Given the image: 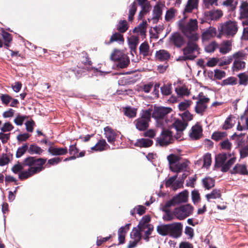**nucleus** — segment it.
<instances>
[{
	"instance_id": "5fc2aeb1",
	"label": "nucleus",
	"mask_w": 248,
	"mask_h": 248,
	"mask_svg": "<svg viewBox=\"0 0 248 248\" xmlns=\"http://www.w3.org/2000/svg\"><path fill=\"white\" fill-rule=\"evenodd\" d=\"M161 93L164 95H169L171 93V85L164 84L160 88Z\"/></svg>"
},
{
	"instance_id": "58836bf2",
	"label": "nucleus",
	"mask_w": 248,
	"mask_h": 248,
	"mask_svg": "<svg viewBox=\"0 0 248 248\" xmlns=\"http://www.w3.org/2000/svg\"><path fill=\"white\" fill-rule=\"evenodd\" d=\"M128 24L125 20H121L117 25V30L120 33H123L128 29Z\"/></svg>"
},
{
	"instance_id": "c756f323",
	"label": "nucleus",
	"mask_w": 248,
	"mask_h": 248,
	"mask_svg": "<svg viewBox=\"0 0 248 248\" xmlns=\"http://www.w3.org/2000/svg\"><path fill=\"white\" fill-rule=\"evenodd\" d=\"M217 33L215 28L210 27L202 33V38L203 40H209L214 37Z\"/></svg>"
},
{
	"instance_id": "6ab92c4d",
	"label": "nucleus",
	"mask_w": 248,
	"mask_h": 248,
	"mask_svg": "<svg viewBox=\"0 0 248 248\" xmlns=\"http://www.w3.org/2000/svg\"><path fill=\"white\" fill-rule=\"evenodd\" d=\"M155 56L158 61L164 62L167 61L170 59V54L166 50L160 49L156 52Z\"/></svg>"
},
{
	"instance_id": "bb28decb",
	"label": "nucleus",
	"mask_w": 248,
	"mask_h": 248,
	"mask_svg": "<svg viewBox=\"0 0 248 248\" xmlns=\"http://www.w3.org/2000/svg\"><path fill=\"white\" fill-rule=\"evenodd\" d=\"M227 158V155L225 153L219 154L216 155L215 167L216 168L221 167L225 163Z\"/></svg>"
},
{
	"instance_id": "ddd939ff",
	"label": "nucleus",
	"mask_w": 248,
	"mask_h": 248,
	"mask_svg": "<svg viewBox=\"0 0 248 248\" xmlns=\"http://www.w3.org/2000/svg\"><path fill=\"white\" fill-rule=\"evenodd\" d=\"M210 99L208 97L199 98L196 103L195 107V110L196 113L202 114L206 109L207 104L209 102Z\"/></svg>"
},
{
	"instance_id": "393cba45",
	"label": "nucleus",
	"mask_w": 248,
	"mask_h": 248,
	"mask_svg": "<svg viewBox=\"0 0 248 248\" xmlns=\"http://www.w3.org/2000/svg\"><path fill=\"white\" fill-rule=\"evenodd\" d=\"M199 0H188L185 6L184 12L185 13H191L194 9H196L198 6Z\"/></svg>"
},
{
	"instance_id": "423d86ee",
	"label": "nucleus",
	"mask_w": 248,
	"mask_h": 248,
	"mask_svg": "<svg viewBox=\"0 0 248 248\" xmlns=\"http://www.w3.org/2000/svg\"><path fill=\"white\" fill-rule=\"evenodd\" d=\"M193 211V207L187 204L176 208L173 210L174 215L177 219L183 220L192 214Z\"/></svg>"
},
{
	"instance_id": "b1692460",
	"label": "nucleus",
	"mask_w": 248,
	"mask_h": 248,
	"mask_svg": "<svg viewBox=\"0 0 248 248\" xmlns=\"http://www.w3.org/2000/svg\"><path fill=\"white\" fill-rule=\"evenodd\" d=\"M246 67V62L240 59L234 60L232 67L233 72H238L244 70Z\"/></svg>"
},
{
	"instance_id": "c9c22d12",
	"label": "nucleus",
	"mask_w": 248,
	"mask_h": 248,
	"mask_svg": "<svg viewBox=\"0 0 248 248\" xmlns=\"http://www.w3.org/2000/svg\"><path fill=\"white\" fill-rule=\"evenodd\" d=\"M126 56L122 51L115 49L113 52L111 54L110 59L114 62H118L123 57Z\"/></svg>"
},
{
	"instance_id": "6e6d98bb",
	"label": "nucleus",
	"mask_w": 248,
	"mask_h": 248,
	"mask_svg": "<svg viewBox=\"0 0 248 248\" xmlns=\"http://www.w3.org/2000/svg\"><path fill=\"white\" fill-rule=\"evenodd\" d=\"M176 10L173 8L168 10L165 15V19L167 21H170L175 16Z\"/></svg>"
},
{
	"instance_id": "052dcab7",
	"label": "nucleus",
	"mask_w": 248,
	"mask_h": 248,
	"mask_svg": "<svg viewBox=\"0 0 248 248\" xmlns=\"http://www.w3.org/2000/svg\"><path fill=\"white\" fill-rule=\"evenodd\" d=\"M214 77L216 79L220 80L226 77V72L219 69H215L214 70Z\"/></svg>"
},
{
	"instance_id": "e2e57ef3",
	"label": "nucleus",
	"mask_w": 248,
	"mask_h": 248,
	"mask_svg": "<svg viewBox=\"0 0 248 248\" xmlns=\"http://www.w3.org/2000/svg\"><path fill=\"white\" fill-rule=\"evenodd\" d=\"M0 98L2 103L6 106H8L12 99V97L7 94H2Z\"/></svg>"
},
{
	"instance_id": "4be33fe9",
	"label": "nucleus",
	"mask_w": 248,
	"mask_h": 248,
	"mask_svg": "<svg viewBox=\"0 0 248 248\" xmlns=\"http://www.w3.org/2000/svg\"><path fill=\"white\" fill-rule=\"evenodd\" d=\"M48 152L52 155H62L67 154L68 150L66 147L57 148L50 147L48 149Z\"/></svg>"
},
{
	"instance_id": "338daca9",
	"label": "nucleus",
	"mask_w": 248,
	"mask_h": 248,
	"mask_svg": "<svg viewBox=\"0 0 248 248\" xmlns=\"http://www.w3.org/2000/svg\"><path fill=\"white\" fill-rule=\"evenodd\" d=\"M191 197L194 203L198 202L200 200V195L198 190L194 189L191 192Z\"/></svg>"
},
{
	"instance_id": "f257e3e1",
	"label": "nucleus",
	"mask_w": 248,
	"mask_h": 248,
	"mask_svg": "<svg viewBox=\"0 0 248 248\" xmlns=\"http://www.w3.org/2000/svg\"><path fill=\"white\" fill-rule=\"evenodd\" d=\"M46 158H36L29 156L25 158L22 163L18 162L12 168V171L18 173V178L24 180L43 170Z\"/></svg>"
},
{
	"instance_id": "0e129e2a",
	"label": "nucleus",
	"mask_w": 248,
	"mask_h": 248,
	"mask_svg": "<svg viewBox=\"0 0 248 248\" xmlns=\"http://www.w3.org/2000/svg\"><path fill=\"white\" fill-rule=\"evenodd\" d=\"M232 120L231 115L229 116L225 121L224 123L222 126V129L224 130H227L231 129L233 127V124L231 123Z\"/></svg>"
},
{
	"instance_id": "c03bdc74",
	"label": "nucleus",
	"mask_w": 248,
	"mask_h": 248,
	"mask_svg": "<svg viewBox=\"0 0 248 248\" xmlns=\"http://www.w3.org/2000/svg\"><path fill=\"white\" fill-rule=\"evenodd\" d=\"M221 196V192L218 189H214L209 194L205 195V197L208 202L210 201V199H215L217 198H219Z\"/></svg>"
},
{
	"instance_id": "f03ea898",
	"label": "nucleus",
	"mask_w": 248,
	"mask_h": 248,
	"mask_svg": "<svg viewBox=\"0 0 248 248\" xmlns=\"http://www.w3.org/2000/svg\"><path fill=\"white\" fill-rule=\"evenodd\" d=\"M198 21L196 19H190L186 24L181 25L180 29L187 39L198 40L199 39L196 31L198 30Z\"/></svg>"
},
{
	"instance_id": "3c124183",
	"label": "nucleus",
	"mask_w": 248,
	"mask_h": 248,
	"mask_svg": "<svg viewBox=\"0 0 248 248\" xmlns=\"http://www.w3.org/2000/svg\"><path fill=\"white\" fill-rule=\"evenodd\" d=\"M142 232L143 231H140L139 228H134L131 233V238L133 239H136L138 241H140L141 238V232Z\"/></svg>"
},
{
	"instance_id": "f704fd0d",
	"label": "nucleus",
	"mask_w": 248,
	"mask_h": 248,
	"mask_svg": "<svg viewBox=\"0 0 248 248\" xmlns=\"http://www.w3.org/2000/svg\"><path fill=\"white\" fill-rule=\"evenodd\" d=\"M44 150L39 146L37 145L36 144H32L28 146V152L31 155H41Z\"/></svg>"
},
{
	"instance_id": "4d7b16f0",
	"label": "nucleus",
	"mask_w": 248,
	"mask_h": 248,
	"mask_svg": "<svg viewBox=\"0 0 248 248\" xmlns=\"http://www.w3.org/2000/svg\"><path fill=\"white\" fill-rule=\"evenodd\" d=\"M175 91L177 94L179 96H188L190 94V92L188 89L184 87L176 88L175 89Z\"/></svg>"
},
{
	"instance_id": "20e7f679",
	"label": "nucleus",
	"mask_w": 248,
	"mask_h": 248,
	"mask_svg": "<svg viewBox=\"0 0 248 248\" xmlns=\"http://www.w3.org/2000/svg\"><path fill=\"white\" fill-rule=\"evenodd\" d=\"M198 40H194L192 39H187L186 46L183 49V55H186L185 59H189V60H193L196 57L197 55L195 53L198 52L200 48L197 42Z\"/></svg>"
},
{
	"instance_id": "a19ab883",
	"label": "nucleus",
	"mask_w": 248,
	"mask_h": 248,
	"mask_svg": "<svg viewBox=\"0 0 248 248\" xmlns=\"http://www.w3.org/2000/svg\"><path fill=\"white\" fill-rule=\"evenodd\" d=\"M227 136L226 132L215 131L211 136L212 140L218 141L225 138Z\"/></svg>"
},
{
	"instance_id": "774afa93",
	"label": "nucleus",
	"mask_w": 248,
	"mask_h": 248,
	"mask_svg": "<svg viewBox=\"0 0 248 248\" xmlns=\"http://www.w3.org/2000/svg\"><path fill=\"white\" fill-rule=\"evenodd\" d=\"M217 47V44L215 42H213L208 45H207L205 48V51L207 52H213Z\"/></svg>"
},
{
	"instance_id": "9d476101",
	"label": "nucleus",
	"mask_w": 248,
	"mask_h": 248,
	"mask_svg": "<svg viewBox=\"0 0 248 248\" xmlns=\"http://www.w3.org/2000/svg\"><path fill=\"white\" fill-rule=\"evenodd\" d=\"M188 199V192L186 190L180 192L176 196L173 197L170 200L166 202V206L171 207L176 204L186 202Z\"/></svg>"
},
{
	"instance_id": "2f4dec72",
	"label": "nucleus",
	"mask_w": 248,
	"mask_h": 248,
	"mask_svg": "<svg viewBox=\"0 0 248 248\" xmlns=\"http://www.w3.org/2000/svg\"><path fill=\"white\" fill-rule=\"evenodd\" d=\"M170 207L166 206V203L162 207V211L165 213L163 216V219L165 221H169L173 220L175 217L174 213H172L169 209Z\"/></svg>"
},
{
	"instance_id": "cd10ccee",
	"label": "nucleus",
	"mask_w": 248,
	"mask_h": 248,
	"mask_svg": "<svg viewBox=\"0 0 248 248\" xmlns=\"http://www.w3.org/2000/svg\"><path fill=\"white\" fill-rule=\"evenodd\" d=\"M153 14V19L156 22L161 18L162 10L159 4H157L154 6Z\"/></svg>"
},
{
	"instance_id": "e433bc0d",
	"label": "nucleus",
	"mask_w": 248,
	"mask_h": 248,
	"mask_svg": "<svg viewBox=\"0 0 248 248\" xmlns=\"http://www.w3.org/2000/svg\"><path fill=\"white\" fill-rule=\"evenodd\" d=\"M137 10V4L136 1H134L129 5V14L128 20L129 21L132 22L134 19V16Z\"/></svg>"
},
{
	"instance_id": "39448f33",
	"label": "nucleus",
	"mask_w": 248,
	"mask_h": 248,
	"mask_svg": "<svg viewBox=\"0 0 248 248\" xmlns=\"http://www.w3.org/2000/svg\"><path fill=\"white\" fill-rule=\"evenodd\" d=\"M173 132L169 129L163 128L159 137L156 138V142L161 146H167L173 142Z\"/></svg>"
},
{
	"instance_id": "8fccbe9b",
	"label": "nucleus",
	"mask_w": 248,
	"mask_h": 248,
	"mask_svg": "<svg viewBox=\"0 0 248 248\" xmlns=\"http://www.w3.org/2000/svg\"><path fill=\"white\" fill-rule=\"evenodd\" d=\"M235 161V158L232 157L226 163H224L223 165L221 166V171L224 172L228 171L232 165L234 163Z\"/></svg>"
},
{
	"instance_id": "13d9d810",
	"label": "nucleus",
	"mask_w": 248,
	"mask_h": 248,
	"mask_svg": "<svg viewBox=\"0 0 248 248\" xmlns=\"http://www.w3.org/2000/svg\"><path fill=\"white\" fill-rule=\"evenodd\" d=\"M146 229L147 230L144 231V234L143 235V238L146 241H148L149 239V236L151 234L152 231L154 230V227L152 224H150L148 226H146Z\"/></svg>"
},
{
	"instance_id": "4c0bfd02",
	"label": "nucleus",
	"mask_w": 248,
	"mask_h": 248,
	"mask_svg": "<svg viewBox=\"0 0 248 248\" xmlns=\"http://www.w3.org/2000/svg\"><path fill=\"white\" fill-rule=\"evenodd\" d=\"M203 185L205 188L210 189L215 186V180L210 177H207L202 180Z\"/></svg>"
},
{
	"instance_id": "1a4fd4ad",
	"label": "nucleus",
	"mask_w": 248,
	"mask_h": 248,
	"mask_svg": "<svg viewBox=\"0 0 248 248\" xmlns=\"http://www.w3.org/2000/svg\"><path fill=\"white\" fill-rule=\"evenodd\" d=\"M188 125L187 122H184L179 119L176 120L172 124L171 126L174 127L177 133L175 135V138L179 140H182V138L183 135V131Z\"/></svg>"
},
{
	"instance_id": "412c9836",
	"label": "nucleus",
	"mask_w": 248,
	"mask_h": 248,
	"mask_svg": "<svg viewBox=\"0 0 248 248\" xmlns=\"http://www.w3.org/2000/svg\"><path fill=\"white\" fill-rule=\"evenodd\" d=\"M153 144V141L152 140L142 138L138 139L134 145L140 148H148L151 146Z\"/></svg>"
},
{
	"instance_id": "5701e85b",
	"label": "nucleus",
	"mask_w": 248,
	"mask_h": 248,
	"mask_svg": "<svg viewBox=\"0 0 248 248\" xmlns=\"http://www.w3.org/2000/svg\"><path fill=\"white\" fill-rule=\"evenodd\" d=\"M147 25V21L145 20L143 21L142 22L140 23L137 27L134 29L133 32L139 33L140 36L145 37Z\"/></svg>"
},
{
	"instance_id": "dca6fc26",
	"label": "nucleus",
	"mask_w": 248,
	"mask_h": 248,
	"mask_svg": "<svg viewBox=\"0 0 248 248\" xmlns=\"http://www.w3.org/2000/svg\"><path fill=\"white\" fill-rule=\"evenodd\" d=\"M202 128L201 125L197 124L191 128V132L189 134L191 138L198 140L202 136Z\"/></svg>"
},
{
	"instance_id": "37998d69",
	"label": "nucleus",
	"mask_w": 248,
	"mask_h": 248,
	"mask_svg": "<svg viewBox=\"0 0 248 248\" xmlns=\"http://www.w3.org/2000/svg\"><path fill=\"white\" fill-rule=\"evenodd\" d=\"M156 230L157 232L162 236L169 235V224L158 225Z\"/></svg>"
},
{
	"instance_id": "7ed1b4c3",
	"label": "nucleus",
	"mask_w": 248,
	"mask_h": 248,
	"mask_svg": "<svg viewBox=\"0 0 248 248\" xmlns=\"http://www.w3.org/2000/svg\"><path fill=\"white\" fill-rule=\"evenodd\" d=\"M152 111L150 108L143 110L140 117L134 121L136 127L139 131H144L148 128L151 121Z\"/></svg>"
},
{
	"instance_id": "a211bd4d",
	"label": "nucleus",
	"mask_w": 248,
	"mask_h": 248,
	"mask_svg": "<svg viewBox=\"0 0 248 248\" xmlns=\"http://www.w3.org/2000/svg\"><path fill=\"white\" fill-rule=\"evenodd\" d=\"M189 162L186 159L179 161L177 164L172 168V171L178 173L182 171H185L188 166Z\"/></svg>"
},
{
	"instance_id": "0eeeda50",
	"label": "nucleus",
	"mask_w": 248,
	"mask_h": 248,
	"mask_svg": "<svg viewBox=\"0 0 248 248\" xmlns=\"http://www.w3.org/2000/svg\"><path fill=\"white\" fill-rule=\"evenodd\" d=\"M187 42L184 35L179 32H173L169 37L170 44L177 48H181Z\"/></svg>"
},
{
	"instance_id": "f8f14e48",
	"label": "nucleus",
	"mask_w": 248,
	"mask_h": 248,
	"mask_svg": "<svg viewBox=\"0 0 248 248\" xmlns=\"http://www.w3.org/2000/svg\"><path fill=\"white\" fill-rule=\"evenodd\" d=\"M183 225L181 222H174L169 224V235L177 238L182 232Z\"/></svg>"
},
{
	"instance_id": "c85d7f7f",
	"label": "nucleus",
	"mask_w": 248,
	"mask_h": 248,
	"mask_svg": "<svg viewBox=\"0 0 248 248\" xmlns=\"http://www.w3.org/2000/svg\"><path fill=\"white\" fill-rule=\"evenodd\" d=\"M140 6L141 7V10L139 14L138 18L139 20H141L144 16L150 11L151 6L149 2Z\"/></svg>"
},
{
	"instance_id": "aec40b11",
	"label": "nucleus",
	"mask_w": 248,
	"mask_h": 248,
	"mask_svg": "<svg viewBox=\"0 0 248 248\" xmlns=\"http://www.w3.org/2000/svg\"><path fill=\"white\" fill-rule=\"evenodd\" d=\"M109 146L107 144L105 140L101 139L98 141L96 144L91 148L92 150L101 152L109 148Z\"/></svg>"
},
{
	"instance_id": "4468645a",
	"label": "nucleus",
	"mask_w": 248,
	"mask_h": 248,
	"mask_svg": "<svg viewBox=\"0 0 248 248\" xmlns=\"http://www.w3.org/2000/svg\"><path fill=\"white\" fill-rule=\"evenodd\" d=\"M104 134L108 141L111 144L114 145L117 134L112 128L108 126L104 128Z\"/></svg>"
},
{
	"instance_id": "7c9ffc66",
	"label": "nucleus",
	"mask_w": 248,
	"mask_h": 248,
	"mask_svg": "<svg viewBox=\"0 0 248 248\" xmlns=\"http://www.w3.org/2000/svg\"><path fill=\"white\" fill-rule=\"evenodd\" d=\"M140 53L143 57L151 55L150 54V46L147 42L141 43L139 47Z\"/></svg>"
},
{
	"instance_id": "69168bd1",
	"label": "nucleus",
	"mask_w": 248,
	"mask_h": 248,
	"mask_svg": "<svg viewBox=\"0 0 248 248\" xmlns=\"http://www.w3.org/2000/svg\"><path fill=\"white\" fill-rule=\"evenodd\" d=\"M10 158L6 155L3 154L0 157V166H3L10 162Z\"/></svg>"
},
{
	"instance_id": "864d4df0",
	"label": "nucleus",
	"mask_w": 248,
	"mask_h": 248,
	"mask_svg": "<svg viewBox=\"0 0 248 248\" xmlns=\"http://www.w3.org/2000/svg\"><path fill=\"white\" fill-rule=\"evenodd\" d=\"M82 56V63L85 65L91 66L92 64V62L89 58L88 54L86 51L81 52Z\"/></svg>"
},
{
	"instance_id": "473e14b6",
	"label": "nucleus",
	"mask_w": 248,
	"mask_h": 248,
	"mask_svg": "<svg viewBox=\"0 0 248 248\" xmlns=\"http://www.w3.org/2000/svg\"><path fill=\"white\" fill-rule=\"evenodd\" d=\"M207 15L212 20H217L222 17L223 12L221 10H212L208 12Z\"/></svg>"
},
{
	"instance_id": "72a5a7b5",
	"label": "nucleus",
	"mask_w": 248,
	"mask_h": 248,
	"mask_svg": "<svg viewBox=\"0 0 248 248\" xmlns=\"http://www.w3.org/2000/svg\"><path fill=\"white\" fill-rule=\"evenodd\" d=\"M150 220L151 217L149 215H146L143 217L138 225V228H139L140 231H144L146 229V226L150 225L148 223Z\"/></svg>"
},
{
	"instance_id": "2eb2a0df",
	"label": "nucleus",
	"mask_w": 248,
	"mask_h": 248,
	"mask_svg": "<svg viewBox=\"0 0 248 248\" xmlns=\"http://www.w3.org/2000/svg\"><path fill=\"white\" fill-rule=\"evenodd\" d=\"M231 174H239L243 175H248L247 166L245 164H236L232 170H231Z\"/></svg>"
},
{
	"instance_id": "6e6552de",
	"label": "nucleus",
	"mask_w": 248,
	"mask_h": 248,
	"mask_svg": "<svg viewBox=\"0 0 248 248\" xmlns=\"http://www.w3.org/2000/svg\"><path fill=\"white\" fill-rule=\"evenodd\" d=\"M238 29L236 22L229 20L221 26L220 31L227 35L233 37L237 33Z\"/></svg>"
},
{
	"instance_id": "a878e982",
	"label": "nucleus",
	"mask_w": 248,
	"mask_h": 248,
	"mask_svg": "<svg viewBox=\"0 0 248 248\" xmlns=\"http://www.w3.org/2000/svg\"><path fill=\"white\" fill-rule=\"evenodd\" d=\"M181 157L178 155L171 154L167 156V159L169 162L170 169L172 170V168L174 167V165L179 161H180Z\"/></svg>"
},
{
	"instance_id": "680f3d73",
	"label": "nucleus",
	"mask_w": 248,
	"mask_h": 248,
	"mask_svg": "<svg viewBox=\"0 0 248 248\" xmlns=\"http://www.w3.org/2000/svg\"><path fill=\"white\" fill-rule=\"evenodd\" d=\"M212 163V159L211 154L207 153L203 158V166L208 168L211 165Z\"/></svg>"
},
{
	"instance_id": "09e8293b",
	"label": "nucleus",
	"mask_w": 248,
	"mask_h": 248,
	"mask_svg": "<svg viewBox=\"0 0 248 248\" xmlns=\"http://www.w3.org/2000/svg\"><path fill=\"white\" fill-rule=\"evenodd\" d=\"M28 145L24 144L21 147H19L16 152V158H20L26 152H28Z\"/></svg>"
},
{
	"instance_id": "9b49d317",
	"label": "nucleus",
	"mask_w": 248,
	"mask_h": 248,
	"mask_svg": "<svg viewBox=\"0 0 248 248\" xmlns=\"http://www.w3.org/2000/svg\"><path fill=\"white\" fill-rule=\"evenodd\" d=\"M172 110V108L170 107H155L152 114V117L156 120L162 119Z\"/></svg>"
},
{
	"instance_id": "49530a36",
	"label": "nucleus",
	"mask_w": 248,
	"mask_h": 248,
	"mask_svg": "<svg viewBox=\"0 0 248 248\" xmlns=\"http://www.w3.org/2000/svg\"><path fill=\"white\" fill-rule=\"evenodd\" d=\"M240 85L246 86L248 84V74L247 72L240 73L237 76Z\"/></svg>"
},
{
	"instance_id": "603ef678",
	"label": "nucleus",
	"mask_w": 248,
	"mask_h": 248,
	"mask_svg": "<svg viewBox=\"0 0 248 248\" xmlns=\"http://www.w3.org/2000/svg\"><path fill=\"white\" fill-rule=\"evenodd\" d=\"M241 16L245 18L248 17V3L243 1L240 6Z\"/></svg>"
},
{
	"instance_id": "ea45409f",
	"label": "nucleus",
	"mask_w": 248,
	"mask_h": 248,
	"mask_svg": "<svg viewBox=\"0 0 248 248\" xmlns=\"http://www.w3.org/2000/svg\"><path fill=\"white\" fill-rule=\"evenodd\" d=\"M124 114L129 118H134L136 116L137 109L131 107H126L124 108Z\"/></svg>"
},
{
	"instance_id": "79ce46f5",
	"label": "nucleus",
	"mask_w": 248,
	"mask_h": 248,
	"mask_svg": "<svg viewBox=\"0 0 248 248\" xmlns=\"http://www.w3.org/2000/svg\"><path fill=\"white\" fill-rule=\"evenodd\" d=\"M237 84V79L234 77H230L224 80L221 82L222 86L227 85H235Z\"/></svg>"
},
{
	"instance_id": "de8ad7c7",
	"label": "nucleus",
	"mask_w": 248,
	"mask_h": 248,
	"mask_svg": "<svg viewBox=\"0 0 248 248\" xmlns=\"http://www.w3.org/2000/svg\"><path fill=\"white\" fill-rule=\"evenodd\" d=\"M129 63V58L126 55L118 62L117 66L120 68H125L128 66Z\"/></svg>"
},
{
	"instance_id": "bf43d9fd",
	"label": "nucleus",
	"mask_w": 248,
	"mask_h": 248,
	"mask_svg": "<svg viewBox=\"0 0 248 248\" xmlns=\"http://www.w3.org/2000/svg\"><path fill=\"white\" fill-rule=\"evenodd\" d=\"M192 103V102L191 100H185L184 102H181L179 104V108L181 111L186 110L191 106Z\"/></svg>"
},
{
	"instance_id": "a18cd8bd",
	"label": "nucleus",
	"mask_w": 248,
	"mask_h": 248,
	"mask_svg": "<svg viewBox=\"0 0 248 248\" xmlns=\"http://www.w3.org/2000/svg\"><path fill=\"white\" fill-rule=\"evenodd\" d=\"M232 49V45L230 42L227 41L222 44L219 48V52L221 54H225L229 52Z\"/></svg>"
},
{
	"instance_id": "f3484780",
	"label": "nucleus",
	"mask_w": 248,
	"mask_h": 248,
	"mask_svg": "<svg viewBox=\"0 0 248 248\" xmlns=\"http://www.w3.org/2000/svg\"><path fill=\"white\" fill-rule=\"evenodd\" d=\"M124 35L122 33L118 31L112 34L110 37L109 40L108 41H105L104 43L106 45H109L114 42H117L120 44H123L124 42Z\"/></svg>"
}]
</instances>
